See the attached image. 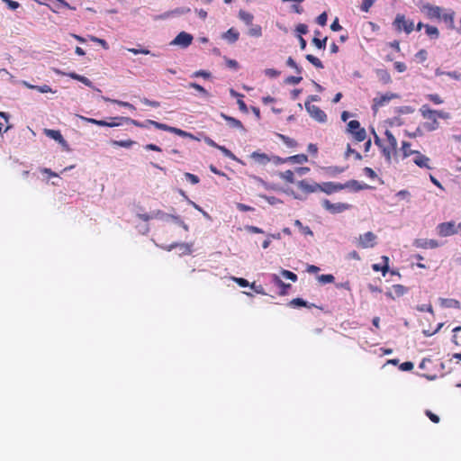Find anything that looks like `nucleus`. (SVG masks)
<instances>
[{
    "instance_id": "f257e3e1",
    "label": "nucleus",
    "mask_w": 461,
    "mask_h": 461,
    "mask_svg": "<svg viewBox=\"0 0 461 461\" xmlns=\"http://www.w3.org/2000/svg\"><path fill=\"white\" fill-rule=\"evenodd\" d=\"M376 146L379 147L385 162L391 165L393 158L397 155V140L393 132L386 129L384 138L379 139L376 135Z\"/></svg>"
},
{
    "instance_id": "f03ea898",
    "label": "nucleus",
    "mask_w": 461,
    "mask_h": 461,
    "mask_svg": "<svg viewBox=\"0 0 461 461\" xmlns=\"http://www.w3.org/2000/svg\"><path fill=\"white\" fill-rule=\"evenodd\" d=\"M148 122L152 124V126H154L155 128H157L158 130L168 131V132L174 133L176 135H178V136L184 137V138H189V139H193V140L195 139L192 133L183 131L179 128L169 126L167 124L158 122H156V121H153L150 119H148Z\"/></svg>"
},
{
    "instance_id": "7ed1b4c3",
    "label": "nucleus",
    "mask_w": 461,
    "mask_h": 461,
    "mask_svg": "<svg viewBox=\"0 0 461 461\" xmlns=\"http://www.w3.org/2000/svg\"><path fill=\"white\" fill-rule=\"evenodd\" d=\"M395 30L410 34L414 30L412 20L407 19L404 14H398L393 23Z\"/></svg>"
},
{
    "instance_id": "20e7f679",
    "label": "nucleus",
    "mask_w": 461,
    "mask_h": 461,
    "mask_svg": "<svg viewBox=\"0 0 461 461\" xmlns=\"http://www.w3.org/2000/svg\"><path fill=\"white\" fill-rule=\"evenodd\" d=\"M420 112L423 118L431 121V122L424 124L425 129H427L428 131H434L438 127L436 110H432L428 105L425 104L420 107Z\"/></svg>"
},
{
    "instance_id": "39448f33",
    "label": "nucleus",
    "mask_w": 461,
    "mask_h": 461,
    "mask_svg": "<svg viewBox=\"0 0 461 461\" xmlns=\"http://www.w3.org/2000/svg\"><path fill=\"white\" fill-rule=\"evenodd\" d=\"M348 131L352 134L355 140L360 142L366 140V130L360 127V123L357 120H352L348 123Z\"/></svg>"
},
{
    "instance_id": "423d86ee",
    "label": "nucleus",
    "mask_w": 461,
    "mask_h": 461,
    "mask_svg": "<svg viewBox=\"0 0 461 461\" xmlns=\"http://www.w3.org/2000/svg\"><path fill=\"white\" fill-rule=\"evenodd\" d=\"M322 206L331 213H340L351 208L347 203H331L328 199L322 201Z\"/></svg>"
},
{
    "instance_id": "0eeeda50",
    "label": "nucleus",
    "mask_w": 461,
    "mask_h": 461,
    "mask_svg": "<svg viewBox=\"0 0 461 461\" xmlns=\"http://www.w3.org/2000/svg\"><path fill=\"white\" fill-rule=\"evenodd\" d=\"M306 111L310 115L320 122H325L327 120L326 113L317 105L311 104L309 102H305Z\"/></svg>"
},
{
    "instance_id": "6e6552de",
    "label": "nucleus",
    "mask_w": 461,
    "mask_h": 461,
    "mask_svg": "<svg viewBox=\"0 0 461 461\" xmlns=\"http://www.w3.org/2000/svg\"><path fill=\"white\" fill-rule=\"evenodd\" d=\"M438 234L440 237H448L457 232L456 224L454 221L442 222L437 227Z\"/></svg>"
},
{
    "instance_id": "1a4fd4ad",
    "label": "nucleus",
    "mask_w": 461,
    "mask_h": 461,
    "mask_svg": "<svg viewBox=\"0 0 461 461\" xmlns=\"http://www.w3.org/2000/svg\"><path fill=\"white\" fill-rule=\"evenodd\" d=\"M381 262L376 264L375 269L376 272L381 271L383 276H385L386 274H389L391 276H398L400 277V274L398 271L390 269L389 267V258L386 256H383L381 258Z\"/></svg>"
},
{
    "instance_id": "9d476101",
    "label": "nucleus",
    "mask_w": 461,
    "mask_h": 461,
    "mask_svg": "<svg viewBox=\"0 0 461 461\" xmlns=\"http://www.w3.org/2000/svg\"><path fill=\"white\" fill-rule=\"evenodd\" d=\"M421 12L429 19L441 18V8L439 6L425 4L420 8Z\"/></svg>"
},
{
    "instance_id": "9b49d317",
    "label": "nucleus",
    "mask_w": 461,
    "mask_h": 461,
    "mask_svg": "<svg viewBox=\"0 0 461 461\" xmlns=\"http://www.w3.org/2000/svg\"><path fill=\"white\" fill-rule=\"evenodd\" d=\"M193 36L190 33H187L185 32H181L176 35V37L173 40L171 44L178 45L183 48H186L189 45H191L193 41Z\"/></svg>"
},
{
    "instance_id": "f8f14e48",
    "label": "nucleus",
    "mask_w": 461,
    "mask_h": 461,
    "mask_svg": "<svg viewBox=\"0 0 461 461\" xmlns=\"http://www.w3.org/2000/svg\"><path fill=\"white\" fill-rule=\"evenodd\" d=\"M343 189L344 186H342V184L340 183L324 182L322 184H319V191L327 194H331Z\"/></svg>"
},
{
    "instance_id": "ddd939ff",
    "label": "nucleus",
    "mask_w": 461,
    "mask_h": 461,
    "mask_svg": "<svg viewBox=\"0 0 461 461\" xmlns=\"http://www.w3.org/2000/svg\"><path fill=\"white\" fill-rule=\"evenodd\" d=\"M430 161L429 157L420 151H417L414 155L413 163L420 168L431 169Z\"/></svg>"
},
{
    "instance_id": "4468645a",
    "label": "nucleus",
    "mask_w": 461,
    "mask_h": 461,
    "mask_svg": "<svg viewBox=\"0 0 461 461\" xmlns=\"http://www.w3.org/2000/svg\"><path fill=\"white\" fill-rule=\"evenodd\" d=\"M44 134L49 138L58 141L60 145L68 149V142L65 140L61 132L59 130L44 129Z\"/></svg>"
},
{
    "instance_id": "2eb2a0df",
    "label": "nucleus",
    "mask_w": 461,
    "mask_h": 461,
    "mask_svg": "<svg viewBox=\"0 0 461 461\" xmlns=\"http://www.w3.org/2000/svg\"><path fill=\"white\" fill-rule=\"evenodd\" d=\"M249 158L251 159H253L255 163L261 165V166H266L269 162H271V158L267 154L260 152V151L252 152L250 154Z\"/></svg>"
},
{
    "instance_id": "dca6fc26",
    "label": "nucleus",
    "mask_w": 461,
    "mask_h": 461,
    "mask_svg": "<svg viewBox=\"0 0 461 461\" xmlns=\"http://www.w3.org/2000/svg\"><path fill=\"white\" fill-rule=\"evenodd\" d=\"M297 185L299 189L305 194L315 193L319 191V184L317 183L310 184L306 180H301L297 183Z\"/></svg>"
},
{
    "instance_id": "f3484780",
    "label": "nucleus",
    "mask_w": 461,
    "mask_h": 461,
    "mask_svg": "<svg viewBox=\"0 0 461 461\" xmlns=\"http://www.w3.org/2000/svg\"><path fill=\"white\" fill-rule=\"evenodd\" d=\"M414 245L420 249H436L438 247V242L436 240L418 239L414 241Z\"/></svg>"
},
{
    "instance_id": "a211bd4d",
    "label": "nucleus",
    "mask_w": 461,
    "mask_h": 461,
    "mask_svg": "<svg viewBox=\"0 0 461 461\" xmlns=\"http://www.w3.org/2000/svg\"><path fill=\"white\" fill-rule=\"evenodd\" d=\"M49 7L54 13H59L63 8H67V9H70V10H76L75 6H71L65 0H53L52 5H49Z\"/></svg>"
},
{
    "instance_id": "6ab92c4d",
    "label": "nucleus",
    "mask_w": 461,
    "mask_h": 461,
    "mask_svg": "<svg viewBox=\"0 0 461 461\" xmlns=\"http://www.w3.org/2000/svg\"><path fill=\"white\" fill-rule=\"evenodd\" d=\"M221 116L227 122L228 125L230 127V128H235V129H239L242 131H245V128L242 124V122L234 118V117H231V116H229V115H226L224 113H221Z\"/></svg>"
},
{
    "instance_id": "aec40b11",
    "label": "nucleus",
    "mask_w": 461,
    "mask_h": 461,
    "mask_svg": "<svg viewBox=\"0 0 461 461\" xmlns=\"http://www.w3.org/2000/svg\"><path fill=\"white\" fill-rule=\"evenodd\" d=\"M375 240V236L373 232L368 231L365 233L363 236L359 237V245L362 248H369L373 247V241Z\"/></svg>"
},
{
    "instance_id": "412c9836",
    "label": "nucleus",
    "mask_w": 461,
    "mask_h": 461,
    "mask_svg": "<svg viewBox=\"0 0 461 461\" xmlns=\"http://www.w3.org/2000/svg\"><path fill=\"white\" fill-rule=\"evenodd\" d=\"M399 95L393 94V93H386L384 95H381L378 98L376 97V106L380 105H385L388 104L392 99L399 98Z\"/></svg>"
},
{
    "instance_id": "4be33fe9",
    "label": "nucleus",
    "mask_w": 461,
    "mask_h": 461,
    "mask_svg": "<svg viewBox=\"0 0 461 461\" xmlns=\"http://www.w3.org/2000/svg\"><path fill=\"white\" fill-rule=\"evenodd\" d=\"M342 186H344V189L349 188V189H352L353 191H360L363 189L369 188V185H367L366 184H360L357 180L348 181L347 183L342 184Z\"/></svg>"
},
{
    "instance_id": "5701e85b",
    "label": "nucleus",
    "mask_w": 461,
    "mask_h": 461,
    "mask_svg": "<svg viewBox=\"0 0 461 461\" xmlns=\"http://www.w3.org/2000/svg\"><path fill=\"white\" fill-rule=\"evenodd\" d=\"M113 120L124 121L127 123H131V124H132L136 127H140V128H147L149 125H151L150 123L148 122V120L141 122L136 121L134 119H131L129 117H115V118H113Z\"/></svg>"
},
{
    "instance_id": "b1692460",
    "label": "nucleus",
    "mask_w": 461,
    "mask_h": 461,
    "mask_svg": "<svg viewBox=\"0 0 461 461\" xmlns=\"http://www.w3.org/2000/svg\"><path fill=\"white\" fill-rule=\"evenodd\" d=\"M240 33L234 28H230L226 32L223 33L222 38L230 43H234L239 40Z\"/></svg>"
},
{
    "instance_id": "393cba45",
    "label": "nucleus",
    "mask_w": 461,
    "mask_h": 461,
    "mask_svg": "<svg viewBox=\"0 0 461 461\" xmlns=\"http://www.w3.org/2000/svg\"><path fill=\"white\" fill-rule=\"evenodd\" d=\"M440 305L445 308H455V309L461 308V304H460L459 301H457L456 299L441 298Z\"/></svg>"
},
{
    "instance_id": "a878e982",
    "label": "nucleus",
    "mask_w": 461,
    "mask_h": 461,
    "mask_svg": "<svg viewBox=\"0 0 461 461\" xmlns=\"http://www.w3.org/2000/svg\"><path fill=\"white\" fill-rule=\"evenodd\" d=\"M81 118L89 123L95 124L98 126L116 127V126L121 125V123H109L108 122L104 121V120H96L94 118H86V117H81Z\"/></svg>"
},
{
    "instance_id": "bb28decb",
    "label": "nucleus",
    "mask_w": 461,
    "mask_h": 461,
    "mask_svg": "<svg viewBox=\"0 0 461 461\" xmlns=\"http://www.w3.org/2000/svg\"><path fill=\"white\" fill-rule=\"evenodd\" d=\"M407 289L405 286L402 285H394L392 287V290L389 292V295L391 297H400L402 296L406 293Z\"/></svg>"
},
{
    "instance_id": "cd10ccee",
    "label": "nucleus",
    "mask_w": 461,
    "mask_h": 461,
    "mask_svg": "<svg viewBox=\"0 0 461 461\" xmlns=\"http://www.w3.org/2000/svg\"><path fill=\"white\" fill-rule=\"evenodd\" d=\"M294 173H295L294 171H292V170L288 169V170H285L284 172H280L279 173V176L285 183L294 184L295 182Z\"/></svg>"
},
{
    "instance_id": "c85d7f7f",
    "label": "nucleus",
    "mask_w": 461,
    "mask_h": 461,
    "mask_svg": "<svg viewBox=\"0 0 461 461\" xmlns=\"http://www.w3.org/2000/svg\"><path fill=\"white\" fill-rule=\"evenodd\" d=\"M401 150H402V158H409L411 155H415V153L418 151V150H415V149H411V144L409 142H407V141H402V142Z\"/></svg>"
},
{
    "instance_id": "c756f323",
    "label": "nucleus",
    "mask_w": 461,
    "mask_h": 461,
    "mask_svg": "<svg viewBox=\"0 0 461 461\" xmlns=\"http://www.w3.org/2000/svg\"><path fill=\"white\" fill-rule=\"evenodd\" d=\"M376 76L383 84L386 85L392 82L390 74L384 69L376 70Z\"/></svg>"
},
{
    "instance_id": "7c9ffc66",
    "label": "nucleus",
    "mask_w": 461,
    "mask_h": 461,
    "mask_svg": "<svg viewBox=\"0 0 461 461\" xmlns=\"http://www.w3.org/2000/svg\"><path fill=\"white\" fill-rule=\"evenodd\" d=\"M239 17L247 25H252V22H253V19H254V16H253L252 14H250V13L245 11V10H240Z\"/></svg>"
},
{
    "instance_id": "2f4dec72",
    "label": "nucleus",
    "mask_w": 461,
    "mask_h": 461,
    "mask_svg": "<svg viewBox=\"0 0 461 461\" xmlns=\"http://www.w3.org/2000/svg\"><path fill=\"white\" fill-rule=\"evenodd\" d=\"M425 32L430 39H438L439 37V32L437 27L426 24L424 25Z\"/></svg>"
},
{
    "instance_id": "473e14b6",
    "label": "nucleus",
    "mask_w": 461,
    "mask_h": 461,
    "mask_svg": "<svg viewBox=\"0 0 461 461\" xmlns=\"http://www.w3.org/2000/svg\"><path fill=\"white\" fill-rule=\"evenodd\" d=\"M68 76L73 79H76V80L83 83L84 85H86L89 87L93 86L92 82L87 77H86L84 76L78 75L75 72H70L68 74Z\"/></svg>"
},
{
    "instance_id": "72a5a7b5",
    "label": "nucleus",
    "mask_w": 461,
    "mask_h": 461,
    "mask_svg": "<svg viewBox=\"0 0 461 461\" xmlns=\"http://www.w3.org/2000/svg\"><path fill=\"white\" fill-rule=\"evenodd\" d=\"M288 162L303 164L308 161V157L305 154H297L291 157H287Z\"/></svg>"
},
{
    "instance_id": "f704fd0d",
    "label": "nucleus",
    "mask_w": 461,
    "mask_h": 461,
    "mask_svg": "<svg viewBox=\"0 0 461 461\" xmlns=\"http://www.w3.org/2000/svg\"><path fill=\"white\" fill-rule=\"evenodd\" d=\"M164 215L165 213L158 210L153 215H149L148 213H140L138 214V217L143 221H149L150 219L162 218Z\"/></svg>"
},
{
    "instance_id": "c9c22d12",
    "label": "nucleus",
    "mask_w": 461,
    "mask_h": 461,
    "mask_svg": "<svg viewBox=\"0 0 461 461\" xmlns=\"http://www.w3.org/2000/svg\"><path fill=\"white\" fill-rule=\"evenodd\" d=\"M443 21L448 24V27L450 29H454L455 28V24H454V17H455V12L454 11H450L448 13H446L444 14L443 15H441Z\"/></svg>"
},
{
    "instance_id": "e433bc0d",
    "label": "nucleus",
    "mask_w": 461,
    "mask_h": 461,
    "mask_svg": "<svg viewBox=\"0 0 461 461\" xmlns=\"http://www.w3.org/2000/svg\"><path fill=\"white\" fill-rule=\"evenodd\" d=\"M274 282L276 285L282 288L280 292V295H285L286 294V290L291 287L290 284L284 283L277 276H273Z\"/></svg>"
},
{
    "instance_id": "4c0bfd02",
    "label": "nucleus",
    "mask_w": 461,
    "mask_h": 461,
    "mask_svg": "<svg viewBox=\"0 0 461 461\" xmlns=\"http://www.w3.org/2000/svg\"><path fill=\"white\" fill-rule=\"evenodd\" d=\"M111 144L113 146L129 149L135 144V141L131 140H112Z\"/></svg>"
},
{
    "instance_id": "58836bf2",
    "label": "nucleus",
    "mask_w": 461,
    "mask_h": 461,
    "mask_svg": "<svg viewBox=\"0 0 461 461\" xmlns=\"http://www.w3.org/2000/svg\"><path fill=\"white\" fill-rule=\"evenodd\" d=\"M25 85L28 88L36 89L37 91H39L40 93H42V94L52 92V89L48 85L33 86V85L27 84V83H25Z\"/></svg>"
},
{
    "instance_id": "ea45409f",
    "label": "nucleus",
    "mask_w": 461,
    "mask_h": 461,
    "mask_svg": "<svg viewBox=\"0 0 461 461\" xmlns=\"http://www.w3.org/2000/svg\"><path fill=\"white\" fill-rule=\"evenodd\" d=\"M306 59L317 68H323L322 62L315 56L312 54L306 55Z\"/></svg>"
},
{
    "instance_id": "a19ab883",
    "label": "nucleus",
    "mask_w": 461,
    "mask_h": 461,
    "mask_svg": "<svg viewBox=\"0 0 461 461\" xmlns=\"http://www.w3.org/2000/svg\"><path fill=\"white\" fill-rule=\"evenodd\" d=\"M291 307H310L306 301L302 298H294L288 303Z\"/></svg>"
},
{
    "instance_id": "79ce46f5",
    "label": "nucleus",
    "mask_w": 461,
    "mask_h": 461,
    "mask_svg": "<svg viewBox=\"0 0 461 461\" xmlns=\"http://www.w3.org/2000/svg\"><path fill=\"white\" fill-rule=\"evenodd\" d=\"M179 246L181 248V249L183 250V254H191L192 253V249H191V245L190 244H187V243H181V244H176V243H174V244H171L169 246V249L168 250H171L172 249L176 248Z\"/></svg>"
},
{
    "instance_id": "37998d69",
    "label": "nucleus",
    "mask_w": 461,
    "mask_h": 461,
    "mask_svg": "<svg viewBox=\"0 0 461 461\" xmlns=\"http://www.w3.org/2000/svg\"><path fill=\"white\" fill-rule=\"evenodd\" d=\"M188 87L189 88H193V89H195L196 91H198L201 95H203V96H209V93L206 89H204L202 86H200L199 84L197 83H194V82H191L189 83L188 85Z\"/></svg>"
},
{
    "instance_id": "c03bdc74",
    "label": "nucleus",
    "mask_w": 461,
    "mask_h": 461,
    "mask_svg": "<svg viewBox=\"0 0 461 461\" xmlns=\"http://www.w3.org/2000/svg\"><path fill=\"white\" fill-rule=\"evenodd\" d=\"M278 137L283 140V142L289 148H294L297 146L296 140L291 139L285 135L278 134Z\"/></svg>"
},
{
    "instance_id": "a18cd8bd",
    "label": "nucleus",
    "mask_w": 461,
    "mask_h": 461,
    "mask_svg": "<svg viewBox=\"0 0 461 461\" xmlns=\"http://www.w3.org/2000/svg\"><path fill=\"white\" fill-rule=\"evenodd\" d=\"M294 225L297 226L299 228V230H301V232L304 235H313L312 231L311 230L310 227L308 226H303V223L301 222V221L299 220H295L294 221Z\"/></svg>"
},
{
    "instance_id": "49530a36",
    "label": "nucleus",
    "mask_w": 461,
    "mask_h": 461,
    "mask_svg": "<svg viewBox=\"0 0 461 461\" xmlns=\"http://www.w3.org/2000/svg\"><path fill=\"white\" fill-rule=\"evenodd\" d=\"M104 99L106 102H112V103L117 104L120 106L126 107V108H129L131 110H135L136 109L133 104H130L128 102H123V101H120V100H112V99L106 98V97H104Z\"/></svg>"
},
{
    "instance_id": "de8ad7c7",
    "label": "nucleus",
    "mask_w": 461,
    "mask_h": 461,
    "mask_svg": "<svg viewBox=\"0 0 461 461\" xmlns=\"http://www.w3.org/2000/svg\"><path fill=\"white\" fill-rule=\"evenodd\" d=\"M218 149L221 150L225 157L235 161H240V159H238L237 157L226 147L219 145Z\"/></svg>"
},
{
    "instance_id": "09e8293b",
    "label": "nucleus",
    "mask_w": 461,
    "mask_h": 461,
    "mask_svg": "<svg viewBox=\"0 0 461 461\" xmlns=\"http://www.w3.org/2000/svg\"><path fill=\"white\" fill-rule=\"evenodd\" d=\"M317 278L321 284H330L335 280V277L331 274L321 275Z\"/></svg>"
},
{
    "instance_id": "8fccbe9b",
    "label": "nucleus",
    "mask_w": 461,
    "mask_h": 461,
    "mask_svg": "<svg viewBox=\"0 0 461 461\" xmlns=\"http://www.w3.org/2000/svg\"><path fill=\"white\" fill-rule=\"evenodd\" d=\"M249 34L253 37H260L262 35V28L260 25H251Z\"/></svg>"
},
{
    "instance_id": "3c124183",
    "label": "nucleus",
    "mask_w": 461,
    "mask_h": 461,
    "mask_svg": "<svg viewBox=\"0 0 461 461\" xmlns=\"http://www.w3.org/2000/svg\"><path fill=\"white\" fill-rule=\"evenodd\" d=\"M327 40L328 38L325 37L324 39L321 40L319 39L318 37H314L312 39V43L314 44L315 47H317L318 49H321V50H324L326 48V43H327Z\"/></svg>"
},
{
    "instance_id": "603ef678",
    "label": "nucleus",
    "mask_w": 461,
    "mask_h": 461,
    "mask_svg": "<svg viewBox=\"0 0 461 461\" xmlns=\"http://www.w3.org/2000/svg\"><path fill=\"white\" fill-rule=\"evenodd\" d=\"M436 75L437 76H441V75H447L456 80H459L460 77H461V75L456 72V71H450V72H443V71H439V69H437L436 70Z\"/></svg>"
},
{
    "instance_id": "864d4df0",
    "label": "nucleus",
    "mask_w": 461,
    "mask_h": 461,
    "mask_svg": "<svg viewBox=\"0 0 461 461\" xmlns=\"http://www.w3.org/2000/svg\"><path fill=\"white\" fill-rule=\"evenodd\" d=\"M427 99L435 104H441L444 102L440 95L438 94H429L427 95Z\"/></svg>"
},
{
    "instance_id": "5fc2aeb1",
    "label": "nucleus",
    "mask_w": 461,
    "mask_h": 461,
    "mask_svg": "<svg viewBox=\"0 0 461 461\" xmlns=\"http://www.w3.org/2000/svg\"><path fill=\"white\" fill-rule=\"evenodd\" d=\"M281 275L283 276V277L289 279L293 282L297 281V276L289 270H282Z\"/></svg>"
},
{
    "instance_id": "6e6d98bb",
    "label": "nucleus",
    "mask_w": 461,
    "mask_h": 461,
    "mask_svg": "<svg viewBox=\"0 0 461 461\" xmlns=\"http://www.w3.org/2000/svg\"><path fill=\"white\" fill-rule=\"evenodd\" d=\"M286 64L287 66H289L290 68L295 69V71L297 73H301L302 72V68L296 64V62L294 61V59L292 58V57H289L286 60Z\"/></svg>"
},
{
    "instance_id": "4d7b16f0",
    "label": "nucleus",
    "mask_w": 461,
    "mask_h": 461,
    "mask_svg": "<svg viewBox=\"0 0 461 461\" xmlns=\"http://www.w3.org/2000/svg\"><path fill=\"white\" fill-rule=\"evenodd\" d=\"M185 177L187 181H189L192 185H196L199 183L200 179L197 176L191 174V173H185Z\"/></svg>"
},
{
    "instance_id": "13d9d810",
    "label": "nucleus",
    "mask_w": 461,
    "mask_h": 461,
    "mask_svg": "<svg viewBox=\"0 0 461 461\" xmlns=\"http://www.w3.org/2000/svg\"><path fill=\"white\" fill-rule=\"evenodd\" d=\"M190 12L189 8H176L170 11L171 16L182 15Z\"/></svg>"
},
{
    "instance_id": "bf43d9fd",
    "label": "nucleus",
    "mask_w": 461,
    "mask_h": 461,
    "mask_svg": "<svg viewBox=\"0 0 461 461\" xmlns=\"http://www.w3.org/2000/svg\"><path fill=\"white\" fill-rule=\"evenodd\" d=\"M231 279L241 287H247L249 285V281L242 277H231Z\"/></svg>"
},
{
    "instance_id": "052dcab7",
    "label": "nucleus",
    "mask_w": 461,
    "mask_h": 461,
    "mask_svg": "<svg viewBox=\"0 0 461 461\" xmlns=\"http://www.w3.org/2000/svg\"><path fill=\"white\" fill-rule=\"evenodd\" d=\"M375 0H363V3L360 6V9L363 12H368L371 6L373 5Z\"/></svg>"
},
{
    "instance_id": "680f3d73",
    "label": "nucleus",
    "mask_w": 461,
    "mask_h": 461,
    "mask_svg": "<svg viewBox=\"0 0 461 461\" xmlns=\"http://www.w3.org/2000/svg\"><path fill=\"white\" fill-rule=\"evenodd\" d=\"M351 154L355 156L356 159H361V155L355 149H351L350 145H348L347 151H346V157L348 158Z\"/></svg>"
},
{
    "instance_id": "e2e57ef3",
    "label": "nucleus",
    "mask_w": 461,
    "mask_h": 461,
    "mask_svg": "<svg viewBox=\"0 0 461 461\" xmlns=\"http://www.w3.org/2000/svg\"><path fill=\"white\" fill-rule=\"evenodd\" d=\"M6 6L11 10H15L20 6V4L14 0H2Z\"/></svg>"
},
{
    "instance_id": "0e129e2a",
    "label": "nucleus",
    "mask_w": 461,
    "mask_h": 461,
    "mask_svg": "<svg viewBox=\"0 0 461 461\" xmlns=\"http://www.w3.org/2000/svg\"><path fill=\"white\" fill-rule=\"evenodd\" d=\"M140 102L146 105H149V106H151V107H158L160 105L159 102L158 101H151V100H149L148 98L146 97H143Z\"/></svg>"
},
{
    "instance_id": "69168bd1",
    "label": "nucleus",
    "mask_w": 461,
    "mask_h": 461,
    "mask_svg": "<svg viewBox=\"0 0 461 461\" xmlns=\"http://www.w3.org/2000/svg\"><path fill=\"white\" fill-rule=\"evenodd\" d=\"M270 158L271 161L276 165L285 164L288 162L287 158H280L278 156H272Z\"/></svg>"
},
{
    "instance_id": "338daca9",
    "label": "nucleus",
    "mask_w": 461,
    "mask_h": 461,
    "mask_svg": "<svg viewBox=\"0 0 461 461\" xmlns=\"http://www.w3.org/2000/svg\"><path fill=\"white\" fill-rule=\"evenodd\" d=\"M327 14L324 12L317 17V23L320 24L321 26H325L327 23Z\"/></svg>"
},
{
    "instance_id": "774afa93",
    "label": "nucleus",
    "mask_w": 461,
    "mask_h": 461,
    "mask_svg": "<svg viewBox=\"0 0 461 461\" xmlns=\"http://www.w3.org/2000/svg\"><path fill=\"white\" fill-rule=\"evenodd\" d=\"M394 68L399 72L402 73L407 69V66L403 62L396 61L393 64Z\"/></svg>"
}]
</instances>
